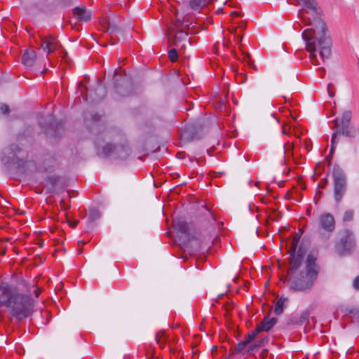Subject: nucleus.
Segmentation results:
<instances>
[{
	"mask_svg": "<svg viewBox=\"0 0 359 359\" xmlns=\"http://www.w3.org/2000/svg\"><path fill=\"white\" fill-rule=\"evenodd\" d=\"M296 1L305 7L299 11L298 18L305 26L311 27L302 34L306 49L310 53L309 58L311 62L314 65H318L317 52L323 62L330 58L332 55V41L329 28L321 18L323 11L316 0Z\"/></svg>",
	"mask_w": 359,
	"mask_h": 359,
	"instance_id": "f257e3e1",
	"label": "nucleus"
},
{
	"mask_svg": "<svg viewBox=\"0 0 359 359\" xmlns=\"http://www.w3.org/2000/svg\"><path fill=\"white\" fill-rule=\"evenodd\" d=\"M0 306L6 307L12 316L22 320L32 313L34 301L29 295L20 293L15 287L2 282L0 283Z\"/></svg>",
	"mask_w": 359,
	"mask_h": 359,
	"instance_id": "f03ea898",
	"label": "nucleus"
},
{
	"mask_svg": "<svg viewBox=\"0 0 359 359\" xmlns=\"http://www.w3.org/2000/svg\"><path fill=\"white\" fill-rule=\"evenodd\" d=\"M175 15L176 20L167 29L166 33L169 46L175 47L168 52L169 58L172 62H175L177 58V48L180 51L184 50L187 44H190L187 39L188 35L194 34L191 30L193 27H190L191 22L187 16L178 17L177 13Z\"/></svg>",
	"mask_w": 359,
	"mask_h": 359,
	"instance_id": "7ed1b4c3",
	"label": "nucleus"
},
{
	"mask_svg": "<svg viewBox=\"0 0 359 359\" xmlns=\"http://www.w3.org/2000/svg\"><path fill=\"white\" fill-rule=\"evenodd\" d=\"M25 153L17 144H13L4 149L0 160L8 168H15L20 172L29 174L36 170V163L32 161H25Z\"/></svg>",
	"mask_w": 359,
	"mask_h": 359,
	"instance_id": "20e7f679",
	"label": "nucleus"
},
{
	"mask_svg": "<svg viewBox=\"0 0 359 359\" xmlns=\"http://www.w3.org/2000/svg\"><path fill=\"white\" fill-rule=\"evenodd\" d=\"M316 257L311 254L307 256L306 269L290 282V287L295 291L310 290L318 276L316 265Z\"/></svg>",
	"mask_w": 359,
	"mask_h": 359,
	"instance_id": "39448f33",
	"label": "nucleus"
},
{
	"mask_svg": "<svg viewBox=\"0 0 359 359\" xmlns=\"http://www.w3.org/2000/svg\"><path fill=\"white\" fill-rule=\"evenodd\" d=\"M352 113L350 110L344 111L340 117L334 120V127L337 128L331 139V152H333L339 140L338 135H343L347 137L355 138L359 135V129L351 126Z\"/></svg>",
	"mask_w": 359,
	"mask_h": 359,
	"instance_id": "423d86ee",
	"label": "nucleus"
},
{
	"mask_svg": "<svg viewBox=\"0 0 359 359\" xmlns=\"http://www.w3.org/2000/svg\"><path fill=\"white\" fill-rule=\"evenodd\" d=\"M356 247L355 236L351 230L344 229L338 232L335 251L339 256L351 255L355 252Z\"/></svg>",
	"mask_w": 359,
	"mask_h": 359,
	"instance_id": "0eeeda50",
	"label": "nucleus"
},
{
	"mask_svg": "<svg viewBox=\"0 0 359 359\" xmlns=\"http://www.w3.org/2000/svg\"><path fill=\"white\" fill-rule=\"evenodd\" d=\"M97 153L100 156H111L114 158L126 159L130 154V149L128 146L118 145L107 143L103 146L95 144Z\"/></svg>",
	"mask_w": 359,
	"mask_h": 359,
	"instance_id": "6e6552de",
	"label": "nucleus"
},
{
	"mask_svg": "<svg viewBox=\"0 0 359 359\" xmlns=\"http://www.w3.org/2000/svg\"><path fill=\"white\" fill-rule=\"evenodd\" d=\"M334 180V198L337 203L341 202L347 189V180L342 168L335 165L332 171Z\"/></svg>",
	"mask_w": 359,
	"mask_h": 359,
	"instance_id": "1a4fd4ad",
	"label": "nucleus"
},
{
	"mask_svg": "<svg viewBox=\"0 0 359 359\" xmlns=\"http://www.w3.org/2000/svg\"><path fill=\"white\" fill-rule=\"evenodd\" d=\"M300 236L301 234L296 235L294 236L292 243V246L290 250V262L291 265V273H293L294 271H296L299 267L303 259L304 251L303 250L302 247H299L297 257H295L294 255L297 245L299 241Z\"/></svg>",
	"mask_w": 359,
	"mask_h": 359,
	"instance_id": "9d476101",
	"label": "nucleus"
},
{
	"mask_svg": "<svg viewBox=\"0 0 359 359\" xmlns=\"http://www.w3.org/2000/svg\"><path fill=\"white\" fill-rule=\"evenodd\" d=\"M320 227L326 232L331 233L335 229V219L331 213H323L319 216Z\"/></svg>",
	"mask_w": 359,
	"mask_h": 359,
	"instance_id": "9b49d317",
	"label": "nucleus"
},
{
	"mask_svg": "<svg viewBox=\"0 0 359 359\" xmlns=\"http://www.w3.org/2000/svg\"><path fill=\"white\" fill-rule=\"evenodd\" d=\"M41 48L44 51H46L48 53L55 51L58 46L57 41H56L55 38L50 35L42 36L41 37Z\"/></svg>",
	"mask_w": 359,
	"mask_h": 359,
	"instance_id": "f8f14e48",
	"label": "nucleus"
},
{
	"mask_svg": "<svg viewBox=\"0 0 359 359\" xmlns=\"http://www.w3.org/2000/svg\"><path fill=\"white\" fill-rule=\"evenodd\" d=\"M36 60V53L33 50H25L22 56V62L27 67H32Z\"/></svg>",
	"mask_w": 359,
	"mask_h": 359,
	"instance_id": "ddd939ff",
	"label": "nucleus"
},
{
	"mask_svg": "<svg viewBox=\"0 0 359 359\" xmlns=\"http://www.w3.org/2000/svg\"><path fill=\"white\" fill-rule=\"evenodd\" d=\"M310 313L309 311H304L299 315L293 316L288 321V324L303 325L309 322Z\"/></svg>",
	"mask_w": 359,
	"mask_h": 359,
	"instance_id": "4468645a",
	"label": "nucleus"
},
{
	"mask_svg": "<svg viewBox=\"0 0 359 359\" xmlns=\"http://www.w3.org/2000/svg\"><path fill=\"white\" fill-rule=\"evenodd\" d=\"M74 15L81 21L88 22L91 19L92 13L85 7H76L74 9Z\"/></svg>",
	"mask_w": 359,
	"mask_h": 359,
	"instance_id": "2eb2a0df",
	"label": "nucleus"
},
{
	"mask_svg": "<svg viewBox=\"0 0 359 359\" xmlns=\"http://www.w3.org/2000/svg\"><path fill=\"white\" fill-rule=\"evenodd\" d=\"M276 322L277 320L275 318L269 320L267 317H265L258 327L261 331L268 332L273 327Z\"/></svg>",
	"mask_w": 359,
	"mask_h": 359,
	"instance_id": "dca6fc26",
	"label": "nucleus"
},
{
	"mask_svg": "<svg viewBox=\"0 0 359 359\" xmlns=\"http://www.w3.org/2000/svg\"><path fill=\"white\" fill-rule=\"evenodd\" d=\"M106 92L104 87L97 83V88L95 89V95L93 94L92 92H90L89 96L90 98H92L93 100H100L102 99L105 96Z\"/></svg>",
	"mask_w": 359,
	"mask_h": 359,
	"instance_id": "f3484780",
	"label": "nucleus"
},
{
	"mask_svg": "<svg viewBox=\"0 0 359 359\" xmlns=\"http://www.w3.org/2000/svg\"><path fill=\"white\" fill-rule=\"evenodd\" d=\"M344 311L348 313L352 321L359 325V307L346 306Z\"/></svg>",
	"mask_w": 359,
	"mask_h": 359,
	"instance_id": "a211bd4d",
	"label": "nucleus"
},
{
	"mask_svg": "<svg viewBox=\"0 0 359 359\" xmlns=\"http://www.w3.org/2000/svg\"><path fill=\"white\" fill-rule=\"evenodd\" d=\"M174 226L182 233L186 234L188 233V226L184 220L181 219H174Z\"/></svg>",
	"mask_w": 359,
	"mask_h": 359,
	"instance_id": "6ab92c4d",
	"label": "nucleus"
},
{
	"mask_svg": "<svg viewBox=\"0 0 359 359\" xmlns=\"http://www.w3.org/2000/svg\"><path fill=\"white\" fill-rule=\"evenodd\" d=\"M189 4L192 10L197 11L206 5V0H189Z\"/></svg>",
	"mask_w": 359,
	"mask_h": 359,
	"instance_id": "aec40b11",
	"label": "nucleus"
},
{
	"mask_svg": "<svg viewBox=\"0 0 359 359\" xmlns=\"http://www.w3.org/2000/svg\"><path fill=\"white\" fill-rule=\"evenodd\" d=\"M287 302V298H280L276 302L274 308V312L276 315H280L283 311L285 304Z\"/></svg>",
	"mask_w": 359,
	"mask_h": 359,
	"instance_id": "412c9836",
	"label": "nucleus"
},
{
	"mask_svg": "<svg viewBox=\"0 0 359 359\" xmlns=\"http://www.w3.org/2000/svg\"><path fill=\"white\" fill-rule=\"evenodd\" d=\"M266 341H267V339H262V340L255 343L254 344L249 346V347L248 348V353H252L253 351H257Z\"/></svg>",
	"mask_w": 359,
	"mask_h": 359,
	"instance_id": "4be33fe9",
	"label": "nucleus"
},
{
	"mask_svg": "<svg viewBox=\"0 0 359 359\" xmlns=\"http://www.w3.org/2000/svg\"><path fill=\"white\" fill-rule=\"evenodd\" d=\"M354 215V211L352 210H346L342 217V221L344 222H350L353 219Z\"/></svg>",
	"mask_w": 359,
	"mask_h": 359,
	"instance_id": "5701e85b",
	"label": "nucleus"
},
{
	"mask_svg": "<svg viewBox=\"0 0 359 359\" xmlns=\"http://www.w3.org/2000/svg\"><path fill=\"white\" fill-rule=\"evenodd\" d=\"M250 344L249 341H248L247 339H245V341H243L240 343H238L236 346H235V351L236 353H240L243 350H244V348Z\"/></svg>",
	"mask_w": 359,
	"mask_h": 359,
	"instance_id": "b1692460",
	"label": "nucleus"
},
{
	"mask_svg": "<svg viewBox=\"0 0 359 359\" xmlns=\"http://www.w3.org/2000/svg\"><path fill=\"white\" fill-rule=\"evenodd\" d=\"M259 332H261V330H259V327L257 326L255 330L250 332L248 334V336L246 337V339L248 341H249V342L250 343L253 339H255V338L256 337V336L257 335V334Z\"/></svg>",
	"mask_w": 359,
	"mask_h": 359,
	"instance_id": "393cba45",
	"label": "nucleus"
},
{
	"mask_svg": "<svg viewBox=\"0 0 359 359\" xmlns=\"http://www.w3.org/2000/svg\"><path fill=\"white\" fill-rule=\"evenodd\" d=\"M156 342L161 345L162 344H163L165 341V332L164 331H160L158 332L156 335Z\"/></svg>",
	"mask_w": 359,
	"mask_h": 359,
	"instance_id": "a878e982",
	"label": "nucleus"
},
{
	"mask_svg": "<svg viewBox=\"0 0 359 359\" xmlns=\"http://www.w3.org/2000/svg\"><path fill=\"white\" fill-rule=\"evenodd\" d=\"M47 182L53 187H55L59 181V177L55 175H51L47 177Z\"/></svg>",
	"mask_w": 359,
	"mask_h": 359,
	"instance_id": "bb28decb",
	"label": "nucleus"
},
{
	"mask_svg": "<svg viewBox=\"0 0 359 359\" xmlns=\"http://www.w3.org/2000/svg\"><path fill=\"white\" fill-rule=\"evenodd\" d=\"M116 89L117 93L118 94H120L121 96H128L131 94L130 92L126 91L125 90L123 89L122 87H120V86H116Z\"/></svg>",
	"mask_w": 359,
	"mask_h": 359,
	"instance_id": "cd10ccee",
	"label": "nucleus"
},
{
	"mask_svg": "<svg viewBox=\"0 0 359 359\" xmlns=\"http://www.w3.org/2000/svg\"><path fill=\"white\" fill-rule=\"evenodd\" d=\"M9 111V107L6 104L0 105V114H6Z\"/></svg>",
	"mask_w": 359,
	"mask_h": 359,
	"instance_id": "c85d7f7f",
	"label": "nucleus"
},
{
	"mask_svg": "<svg viewBox=\"0 0 359 359\" xmlns=\"http://www.w3.org/2000/svg\"><path fill=\"white\" fill-rule=\"evenodd\" d=\"M353 287L355 290H359V276L353 280Z\"/></svg>",
	"mask_w": 359,
	"mask_h": 359,
	"instance_id": "c756f323",
	"label": "nucleus"
},
{
	"mask_svg": "<svg viewBox=\"0 0 359 359\" xmlns=\"http://www.w3.org/2000/svg\"><path fill=\"white\" fill-rule=\"evenodd\" d=\"M98 217V214L96 211H93L90 213V217L91 220L96 219Z\"/></svg>",
	"mask_w": 359,
	"mask_h": 359,
	"instance_id": "7c9ffc66",
	"label": "nucleus"
},
{
	"mask_svg": "<svg viewBox=\"0 0 359 359\" xmlns=\"http://www.w3.org/2000/svg\"><path fill=\"white\" fill-rule=\"evenodd\" d=\"M267 353H268L267 350H264V351L260 353V358H261V359H265V358H266V355H267Z\"/></svg>",
	"mask_w": 359,
	"mask_h": 359,
	"instance_id": "2f4dec72",
	"label": "nucleus"
},
{
	"mask_svg": "<svg viewBox=\"0 0 359 359\" xmlns=\"http://www.w3.org/2000/svg\"><path fill=\"white\" fill-rule=\"evenodd\" d=\"M248 65L252 68L254 69L255 70H257V67L255 66V65L254 64L253 62H248Z\"/></svg>",
	"mask_w": 359,
	"mask_h": 359,
	"instance_id": "473e14b6",
	"label": "nucleus"
},
{
	"mask_svg": "<svg viewBox=\"0 0 359 359\" xmlns=\"http://www.w3.org/2000/svg\"><path fill=\"white\" fill-rule=\"evenodd\" d=\"M331 84H329L328 86H327V91H328V93H329V95L330 97H333L334 95V93H332L330 90V87Z\"/></svg>",
	"mask_w": 359,
	"mask_h": 359,
	"instance_id": "72a5a7b5",
	"label": "nucleus"
},
{
	"mask_svg": "<svg viewBox=\"0 0 359 359\" xmlns=\"http://www.w3.org/2000/svg\"><path fill=\"white\" fill-rule=\"evenodd\" d=\"M40 293H41V290H40L39 289H37V290H34V294H35V296H36V297H39V295L40 294Z\"/></svg>",
	"mask_w": 359,
	"mask_h": 359,
	"instance_id": "f704fd0d",
	"label": "nucleus"
},
{
	"mask_svg": "<svg viewBox=\"0 0 359 359\" xmlns=\"http://www.w3.org/2000/svg\"><path fill=\"white\" fill-rule=\"evenodd\" d=\"M231 15H233V16H239L240 15V13H238L237 11H233V12L231 13Z\"/></svg>",
	"mask_w": 359,
	"mask_h": 359,
	"instance_id": "c9c22d12",
	"label": "nucleus"
},
{
	"mask_svg": "<svg viewBox=\"0 0 359 359\" xmlns=\"http://www.w3.org/2000/svg\"><path fill=\"white\" fill-rule=\"evenodd\" d=\"M271 118L274 120L276 123H278V120L273 115H271Z\"/></svg>",
	"mask_w": 359,
	"mask_h": 359,
	"instance_id": "e433bc0d",
	"label": "nucleus"
},
{
	"mask_svg": "<svg viewBox=\"0 0 359 359\" xmlns=\"http://www.w3.org/2000/svg\"><path fill=\"white\" fill-rule=\"evenodd\" d=\"M241 41H242V36H238V44H241Z\"/></svg>",
	"mask_w": 359,
	"mask_h": 359,
	"instance_id": "4c0bfd02",
	"label": "nucleus"
},
{
	"mask_svg": "<svg viewBox=\"0 0 359 359\" xmlns=\"http://www.w3.org/2000/svg\"><path fill=\"white\" fill-rule=\"evenodd\" d=\"M283 133L285 134V135L287 134V132L286 129L284 127L283 128Z\"/></svg>",
	"mask_w": 359,
	"mask_h": 359,
	"instance_id": "58836bf2",
	"label": "nucleus"
},
{
	"mask_svg": "<svg viewBox=\"0 0 359 359\" xmlns=\"http://www.w3.org/2000/svg\"><path fill=\"white\" fill-rule=\"evenodd\" d=\"M6 248H4V249H3V250H1V253L2 255H5V254H6Z\"/></svg>",
	"mask_w": 359,
	"mask_h": 359,
	"instance_id": "ea45409f",
	"label": "nucleus"
},
{
	"mask_svg": "<svg viewBox=\"0 0 359 359\" xmlns=\"http://www.w3.org/2000/svg\"><path fill=\"white\" fill-rule=\"evenodd\" d=\"M236 29L235 28V29H232L231 33H233L234 35H236Z\"/></svg>",
	"mask_w": 359,
	"mask_h": 359,
	"instance_id": "a19ab883",
	"label": "nucleus"
},
{
	"mask_svg": "<svg viewBox=\"0 0 359 359\" xmlns=\"http://www.w3.org/2000/svg\"><path fill=\"white\" fill-rule=\"evenodd\" d=\"M78 224V222H74V224H72L73 226H76Z\"/></svg>",
	"mask_w": 359,
	"mask_h": 359,
	"instance_id": "79ce46f5",
	"label": "nucleus"
},
{
	"mask_svg": "<svg viewBox=\"0 0 359 359\" xmlns=\"http://www.w3.org/2000/svg\"><path fill=\"white\" fill-rule=\"evenodd\" d=\"M9 240H10V238H6L4 239V241H5V242H8V241H9Z\"/></svg>",
	"mask_w": 359,
	"mask_h": 359,
	"instance_id": "37998d69",
	"label": "nucleus"
},
{
	"mask_svg": "<svg viewBox=\"0 0 359 359\" xmlns=\"http://www.w3.org/2000/svg\"><path fill=\"white\" fill-rule=\"evenodd\" d=\"M81 95H82V96H83V95H84V93H83V90H82V89L81 90Z\"/></svg>",
	"mask_w": 359,
	"mask_h": 359,
	"instance_id": "c03bdc74",
	"label": "nucleus"
},
{
	"mask_svg": "<svg viewBox=\"0 0 359 359\" xmlns=\"http://www.w3.org/2000/svg\"><path fill=\"white\" fill-rule=\"evenodd\" d=\"M61 1L66 2L67 0H60Z\"/></svg>",
	"mask_w": 359,
	"mask_h": 359,
	"instance_id": "a18cd8bd",
	"label": "nucleus"
},
{
	"mask_svg": "<svg viewBox=\"0 0 359 359\" xmlns=\"http://www.w3.org/2000/svg\"><path fill=\"white\" fill-rule=\"evenodd\" d=\"M327 182V179H325V180H323V182Z\"/></svg>",
	"mask_w": 359,
	"mask_h": 359,
	"instance_id": "49530a36",
	"label": "nucleus"
},
{
	"mask_svg": "<svg viewBox=\"0 0 359 359\" xmlns=\"http://www.w3.org/2000/svg\"><path fill=\"white\" fill-rule=\"evenodd\" d=\"M327 182V179H325V180H323V182Z\"/></svg>",
	"mask_w": 359,
	"mask_h": 359,
	"instance_id": "de8ad7c7",
	"label": "nucleus"
}]
</instances>
